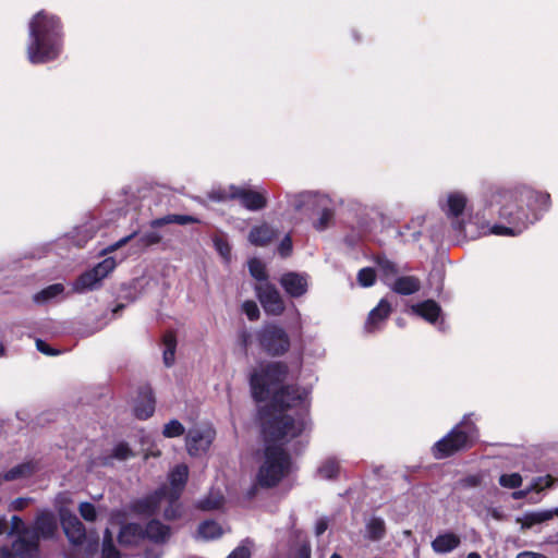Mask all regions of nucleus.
I'll list each match as a JSON object with an SVG mask.
<instances>
[{
    "label": "nucleus",
    "mask_w": 558,
    "mask_h": 558,
    "mask_svg": "<svg viewBox=\"0 0 558 558\" xmlns=\"http://www.w3.org/2000/svg\"><path fill=\"white\" fill-rule=\"evenodd\" d=\"M160 546L161 545H157V547L145 549L143 558H161L163 556V550Z\"/></svg>",
    "instance_id": "52"
},
{
    "label": "nucleus",
    "mask_w": 558,
    "mask_h": 558,
    "mask_svg": "<svg viewBox=\"0 0 558 558\" xmlns=\"http://www.w3.org/2000/svg\"><path fill=\"white\" fill-rule=\"evenodd\" d=\"M289 205L295 211L317 214L313 227L322 232L327 230L335 218V208L331 199L319 192L303 191L296 194H287Z\"/></svg>",
    "instance_id": "6"
},
{
    "label": "nucleus",
    "mask_w": 558,
    "mask_h": 558,
    "mask_svg": "<svg viewBox=\"0 0 558 558\" xmlns=\"http://www.w3.org/2000/svg\"><path fill=\"white\" fill-rule=\"evenodd\" d=\"M550 207V195L524 184L512 187L489 185L482 195V207L472 217V238L495 234L517 236L541 219Z\"/></svg>",
    "instance_id": "2"
},
{
    "label": "nucleus",
    "mask_w": 558,
    "mask_h": 558,
    "mask_svg": "<svg viewBox=\"0 0 558 558\" xmlns=\"http://www.w3.org/2000/svg\"><path fill=\"white\" fill-rule=\"evenodd\" d=\"M256 337L260 348L269 355H282L290 348V338L287 331L275 324L263 326Z\"/></svg>",
    "instance_id": "10"
},
{
    "label": "nucleus",
    "mask_w": 558,
    "mask_h": 558,
    "mask_svg": "<svg viewBox=\"0 0 558 558\" xmlns=\"http://www.w3.org/2000/svg\"><path fill=\"white\" fill-rule=\"evenodd\" d=\"M16 416H17V418H19V420H21V421H26V418H27L26 413L21 412V411H19V412L16 413Z\"/></svg>",
    "instance_id": "64"
},
{
    "label": "nucleus",
    "mask_w": 558,
    "mask_h": 558,
    "mask_svg": "<svg viewBox=\"0 0 558 558\" xmlns=\"http://www.w3.org/2000/svg\"><path fill=\"white\" fill-rule=\"evenodd\" d=\"M366 537L372 541H379L384 537L386 532L385 521L380 518H371L365 526Z\"/></svg>",
    "instance_id": "30"
},
{
    "label": "nucleus",
    "mask_w": 558,
    "mask_h": 558,
    "mask_svg": "<svg viewBox=\"0 0 558 558\" xmlns=\"http://www.w3.org/2000/svg\"><path fill=\"white\" fill-rule=\"evenodd\" d=\"M388 287L397 294L412 295L421 290L422 283L415 276H397Z\"/></svg>",
    "instance_id": "22"
},
{
    "label": "nucleus",
    "mask_w": 558,
    "mask_h": 558,
    "mask_svg": "<svg viewBox=\"0 0 558 558\" xmlns=\"http://www.w3.org/2000/svg\"><path fill=\"white\" fill-rule=\"evenodd\" d=\"M290 456H265L256 476V484L247 490V497L253 498L260 487L276 486L291 471Z\"/></svg>",
    "instance_id": "9"
},
{
    "label": "nucleus",
    "mask_w": 558,
    "mask_h": 558,
    "mask_svg": "<svg viewBox=\"0 0 558 558\" xmlns=\"http://www.w3.org/2000/svg\"><path fill=\"white\" fill-rule=\"evenodd\" d=\"M411 312L429 324L435 325L439 330L445 331L446 327L444 319L441 318L438 320L441 316V308L434 300H426L412 305Z\"/></svg>",
    "instance_id": "17"
},
{
    "label": "nucleus",
    "mask_w": 558,
    "mask_h": 558,
    "mask_svg": "<svg viewBox=\"0 0 558 558\" xmlns=\"http://www.w3.org/2000/svg\"><path fill=\"white\" fill-rule=\"evenodd\" d=\"M522 477L519 473L502 474L499 477V484L506 488H517L521 485Z\"/></svg>",
    "instance_id": "42"
},
{
    "label": "nucleus",
    "mask_w": 558,
    "mask_h": 558,
    "mask_svg": "<svg viewBox=\"0 0 558 558\" xmlns=\"http://www.w3.org/2000/svg\"><path fill=\"white\" fill-rule=\"evenodd\" d=\"M208 197L214 202H227L231 199H235L233 196V190H231V184L225 187H214L208 193Z\"/></svg>",
    "instance_id": "38"
},
{
    "label": "nucleus",
    "mask_w": 558,
    "mask_h": 558,
    "mask_svg": "<svg viewBox=\"0 0 558 558\" xmlns=\"http://www.w3.org/2000/svg\"><path fill=\"white\" fill-rule=\"evenodd\" d=\"M328 527V524H327V521L325 519H320L317 521L316 525H315V533L317 536L322 535L325 533V531L327 530Z\"/></svg>",
    "instance_id": "55"
},
{
    "label": "nucleus",
    "mask_w": 558,
    "mask_h": 558,
    "mask_svg": "<svg viewBox=\"0 0 558 558\" xmlns=\"http://www.w3.org/2000/svg\"><path fill=\"white\" fill-rule=\"evenodd\" d=\"M78 511L81 517L87 522H93L97 518V510L90 502H81L78 506Z\"/></svg>",
    "instance_id": "43"
},
{
    "label": "nucleus",
    "mask_w": 558,
    "mask_h": 558,
    "mask_svg": "<svg viewBox=\"0 0 558 558\" xmlns=\"http://www.w3.org/2000/svg\"><path fill=\"white\" fill-rule=\"evenodd\" d=\"M162 342L165 345L163 350V363L167 367H170L174 363L177 339L172 332H168L163 336Z\"/></svg>",
    "instance_id": "33"
},
{
    "label": "nucleus",
    "mask_w": 558,
    "mask_h": 558,
    "mask_svg": "<svg viewBox=\"0 0 558 558\" xmlns=\"http://www.w3.org/2000/svg\"><path fill=\"white\" fill-rule=\"evenodd\" d=\"M112 453H119V454H122V453H132V450L130 449L129 445L125 444V442H120L116 446V448L113 449Z\"/></svg>",
    "instance_id": "57"
},
{
    "label": "nucleus",
    "mask_w": 558,
    "mask_h": 558,
    "mask_svg": "<svg viewBox=\"0 0 558 558\" xmlns=\"http://www.w3.org/2000/svg\"><path fill=\"white\" fill-rule=\"evenodd\" d=\"M356 279L361 287H372L376 281V271L371 267L362 268L359 270Z\"/></svg>",
    "instance_id": "40"
},
{
    "label": "nucleus",
    "mask_w": 558,
    "mask_h": 558,
    "mask_svg": "<svg viewBox=\"0 0 558 558\" xmlns=\"http://www.w3.org/2000/svg\"><path fill=\"white\" fill-rule=\"evenodd\" d=\"M391 306L386 300H380L378 305L373 308L365 323L366 332H375L380 329L385 319L389 316Z\"/></svg>",
    "instance_id": "20"
},
{
    "label": "nucleus",
    "mask_w": 558,
    "mask_h": 558,
    "mask_svg": "<svg viewBox=\"0 0 558 558\" xmlns=\"http://www.w3.org/2000/svg\"><path fill=\"white\" fill-rule=\"evenodd\" d=\"M251 338H252V335L251 332L247 330V329H242L240 330L239 332V342H240V345L246 350L248 344H250V341H251Z\"/></svg>",
    "instance_id": "53"
},
{
    "label": "nucleus",
    "mask_w": 558,
    "mask_h": 558,
    "mask_svg": "<svg viewBox=\"0 0 558 558\" xmlns=\"http://www.w3.org/2000/svg\"><path fill=\"white\" fill-rule=\"evenodd\" d=\"M554 517H558V508L526 512L518 518L517 522L521 524V529L526 530L536 524L549 521Z\"/></svg>",
    "instance_id": "24"
},
{
    "label": "nucleus",
    "mask_w": 558,
    "mask_h": 558,
    "mask_svg": "<svg viewBox=\"0 0 558 558\" xmlns=\"http://www.w3.org/2000/svg\"><path fill=\"white\" fill-rule=\"evenodd\" d=\"M101 558H121L120 551L112 543V533L109 529H106L104 533Z\"/></svg>",
    "instance_id": "35"
},
{
    "label": "nucleus",
    "mask_w": 558,
    "mask_h": 558,
    "mask_svg": "<svg viewBox=\"0 0 558 558\" xmlns=\"http://www.w3.org/2000/svg\"><path fill=\"white\" fill-rule=\"evenodd\" d=\"M199 219L195 216L191 215H178V214H170L166 215L160 218H156L149 222L150 227L153 229H157L160 227H163L166 225L177 223L180 226H186L190 223H198Z\"/></svg>",
    "instance_id": "28"
},
{
    "label": "nucleus",
    "mask_w": 558,
    "mask_h": 558,
    "mask_svg": "<svg viewBox=\"0 0 558 558\" xmlns=\"http://www.w3.org/2000/svg\"><path fill=\"white\" fill-rule=\"evenodd\" d=\"M242 311L250 320H256L259 318V308L254 301H245L242 304Z\"/></svg>",
    "instance_id": "46"
},
{
    "label": "nucleus",
    "mask_w": 558,
    "mask_h": 558,
    "mask_svg": "<svg viewBox=\"0 0 558 558\" xmlns=\"http://www.w3.org/2000/svg\"><path fill=\"white\" fill-rule=\"evenodd\" d=\"M474 413L464 414L462 420L432 447V453H452L469 450L477 441L480 432Z\"/></svg>",
    "instance_id": "7"
},
{
    "label": "nucleus",
    "mask_w": 558,
    "mask_h": 558,
    "mask_svg": "<svg viewBox=\"0 0 558 558\" xmlns=\"http://www.w3.org/2000/svg\"><path fill=\"white\" fill-rule=\"evenodd\" d=\"M58 532L56 515L47 510L40 511L31 529H24L12 544L20 558H36L40 539H52Z\"/></svg>",
    "instance_id": "5"
},
{
    "label": "nucleus",
    "mask_w": 558,
    "mask_h": 558,
    "mask_svg": "<svg viewBox=\"0 0 558 558\" xmlns=\"http://www.w3.org/2000/svg\"><path fill=\"white\" fill-rule=\"evenodd\" d=\"M223 504V495L220 492H210L209 496L201 500L197 507L202 510H214L218 509Z\"/></svg>",
    "instance_id": "37"
},
{
    "label": "nucleus",
    "mask_w": 558,
    "mask_h": 558,
    "mask_svg": "<svg viewBox=\"0 0 558 558\" xmlns=\"http://www.w3.org/2000/svg\"><path fill=\"white\" fill-rule=\"evenodd\" d=\"M16 557H19L16 555V553L12 554L9 548H7V547L0 548V558H16Z\"/></svg>",
    "instance_id": "60"
},
{
    "label": "nucleus",
    "mask_w": 558,
    "mask_h": 558,
    "mask_svg": "<svg viewBox=\"0 0 558 558\" xmlns=\"http://www.w3.org/2000/svg\"><path fill=\"white\" fill-rule=\"evenodd\" d=\"M119 543L123 546H135L145 541L144 529L138 523H129L121 527Z\"/></svg>",
    "instance_id": "25"
},
{
    "label": "nucleus",
    "mask_w": 558,
    "mask_h": 558,
    "mask_svg": "<svg viewBox=\"0 0 558 558\" xmlns=\"http://www.w3.org/2000/svg\"><path fill=\"white\" fill-rule=\"evenodd\" d=\"M197 534L202 539L210 541L222 535L221 526L215 521H205L199 524Z\"/></svg>",
    "instance_id": "32"
},
{
    "label": "nucleus",
    "mask_w": 558,
    "mask_h": 558,
    "mask_svg": "<svg viewBox=\"0 0 558 558\" xmlns=\"http://www.w3.org/2000/svg\"><path fill=\"white\" fill-rule=\"evenodd\" d=\"M308 279L307 274L289 271L281 276L279 282L288 295L300 298L308 290Z\"/></svg>",
    "instance_id": "16"
},
{
    "label": "nucleus",
    "mask_w": 558,
    "mask_h": 558,
    "mask_svg": "<svg viewBox=\"0 0 558 558\" xmlns=\"http://www.w3.org/2000/svg\"><path fill=\"white\" fill-rule=\"evenodd\" d=\"M185 433V427L178 420H171L167 424H165L162 429V435L166 438H174L182 436Z\"/></svg>",
    "instance_id": "39"
},
{
    "label": "nucleus",
    "mask_w": 558,
    "mask_h": 558,
    "mask_svg": "<svg viewBox=\"0 0 558 558\" xmlns=\"http://www.w3.org/2000/svg\"><path fill=\"white\" fill-rule=\"evenodd\" d=\"M468 197L463 192L451 191L439 199V206L446 217L450 220L451 228L463 239L474 240L470 235L475 230L476 225L472 223V217L476 215V210L469 214L468 220L464 219V211L468 207Z\"/></svg>",
    "instance_id": "8"
},
{
    "label": "nucleus",
    "mask_w": 558,
    "mask_h": 558,
    "mask_svg": "<svg viewBox=\"0 0 558 558\" xmlns=\"http://www.w3.org/2000/svg\"><path fill=\"white\" fill-rule=\"evenodd\" d=\"M553 482L554 481H553L551 476H549V475L536 477L533 480V482L531 483V486L527 489L514 492L512 494V497L514 499L524 498L531 490L541 492L546 487H550Z\"/></svg>",
    "instance_id": "31"
},
{
    "label": "nucleus",
    "mask_w": 558,
    "mask_h": 558,
    "mask_svg": "<svg viewBox=\"0 0 558 558\" xmlns=\"http://www.w3.org/2000/svg\"><path fill=\"white\" fill-rule=\"evenodd\" d=\"M97 546H98V537H95L93 541L88 542L86 551L88 554H92L97 549Z\"/></svg>",
    "instance_id": "61"
},
{
    "label": "nucleus",
    "mask_w": 558,
    "mask_h": 558,
    "mask_svg": "<svg viewBox=\"0 0 558 558\" xmlns=\"http://www.w3.org/2000/svg\"><path fill=\"white\" fill-rule=\"evenodd\" d=\"M213 242H214V246H215L216 251L223 258H229L230 253H231V247H230L228 241L223 238L216 236V238H214Z\"/></svg>",
    "instance_id": "45"
},
{
    "label": "nucleus",
    "mask_w": 558,
    "mask_h": 558,
    "mask_svg": "<svg viewBox=\"0 0 558 558\" xmlns=\"http://www.w3.org/2000/svg\"><path fill=\"white\" fill-rule=\"evenodd\" d=\"M162 236L158 231H147L143 233L140 238V243L142 246H150L154 244H158L161 241Z\"/></svg>",
    "instance_id": "44"
},
{
    "label": "nucleus",
    "mask_w": 558,
    "mask_h": 558,
    "mask_svg": "<svg viewBox=\"0 0 558 558\" xmlns=\"http://www.w3.org/2000/svg\"><path fill=\"white\" fill-rule=\"evenodd\" d=\"M143 529L145 538L155 545H163L170 539L171 529L159 520H150Z\"/></svg>",
    "instance_id": "19"
},
{
    "label": "nucleus",
    "mask_w": 558,
    "mask_h": 558,
    "mask_svg": "<svg viewBox=\"0 0 558 558\" xmlns=\"http://www.w3.org/2000/svg\"><path fill=\"white\" fill-rule=\"evenodd\" d=\"M515 558H547L545 555L534 551H522Z\"/></svg>",
    "instance_id": "58"
},
{
    "label": "nucleus",
    "mask_w": 558,
    "mask_h": 558,
    "mask_svg": "<svg viewBox=\"0 0 558 558\" xmlns=\"http://www.w3.org/2000/svg\"><path fill=\"white\" fill-rule=\"evenodd\" d=\"M278 234L277 229L264 222L259 226H254L248 233V241L255 246H266Z\"/></svg>",
    "instance_id": "23"
},
{
    "label": "nucleus",
    "mask_w": 558,
    "mask_h": 558,
    "mask_svg": "<svg viewBox=\"0 0 558 558\" xmlns=\"http://www.w3.org/2000/svg\"><path fill=\"white\" fill-rule=\"evenodd\" d=\"M465 481L471 486H475L478 484V478L476 476H470Z\"/></svg>",
    "instance_id": "62"
},
{
    "label": "nucleus",
    "mask_w": 558,
    "mask_h": 558,
    "mask_svg": "<svg viewBox=\"0 0 558 558\" xmlns=\"http://www.w3.org/2000/svg\"><path fill=\"white\" fill-rule=\"evenodd\" d=\"M7 530V521L5 519H0V535L3 534Z\"/></svg>",
    "instance_id": "63"
},
{
    "label": "nucleus",
    "mask_w": 558,
    "mask_h": 558,
    "mask_svg": "<svg viewBox=\"0 0 558 558\" xmlns=\"http://www.w3.org/2000/svg\"><path fill=\"white\" fill-rule=\"evenodd\" d=\"M461 543L460 536L447 532L436 536L432 542V548L437 554H448L454 550Z\"/></svg>",
    "instance_id": "26"
},
{
    "label": "nucleus",
    "mask_w": 558,
    "mask_h": 558,
    "mask_svg": "<svg viewBox=\"0 0 558 558\" xmlns=\"http://www.w3.org/2000/svg\"><path fill=\"white\" fill-rule=\"evenodd\" d=\"M442 271L440 269H436L429 274L428 280L430 286L435 284V289L440 291L442 289Z\"/></svg>",
    "instance_id": "48"
},
{
    "label": "nucleus",
    "mask_w": 558,
    "mask_h": 558,
    "mask_svg": "<svg viewBox=\"0 0 558 558\" xmlns=\"http://www.w3.org/2000/svg\"><path fill=\"white\" fill-rule=\"evenodd\" d=\"M189 477V469L185 464L177 465L169 473V486L163 485L153 495L138 500L135 504V510L142 514H156L162 511L168 520L177 519L181 515V506L179 498L184 489Z\"/></svg>",
    "instance_id": "4"
},
{
    "label": "nucleus",
    "mask_w": 558,
    "mask_h": 558,
    "mask_svg": "<svg viewBox=\"0 0 558 558\" xmlns=\"http://www.w3.org/2000/svg\"><path fill=\"white\" fill-rule=\"evenodd\" d=\"M248 271L258 283L268 282V275L266 271L265 264L258 258H251L248 260Z\"/></svg>",
    "instance_id": "34"
},
{
    "label": "nucleus",
    "mask_w": 558,
    "mask_h": 558,
    "mask_svg": "<svg viewBox=\"0 0 558 558\" xmlns=\"http://www.w3.org/2000/svg\"><path fill=\"white\" fill-rule=\"evenodd\" d=\"M33 472V466L29 463L21 464L9 470L3 480L13 481L20 477H24Z\"/></svg>",
    "instance_id": "41"
},
{
    "label": "nucleus",
    "mask_w": 558,
    "mask_h": 558,
    "mask_svg": "<svg viewBox=\"0 0 558 558\" xmlns=\"http://www.w3.org/2000/svg\"><path fill=\"white\" fill-rule=\"evenodd\" d=\"M250 556L251 553L247 547L239 546L228 556V558H250Z\"/></svg>",
    "instance_id": "51"
},
{
    "label": "nucleus",
    "mask_w": 558,
    "mask_h": 558,
    "mask_svg": "<svg viewBox=\"0 0 558 558\" xmlns=\"http://www.w3.org/2000/svg\"><path fill=\"white\" fill-rule=\"evenodd\" d=\"M216 432L211 426H196L189 429L186 434V447L189 453L206 452L214 441Z\"/></svg>",
    "instance_id": "13"
},
{
    "label": "nucleus",
    "mask_w": 558,
    "mask_h": 558,
    "mask_svg": "<svg viewBox=\"0 0 558 558\" xmlns=\"http://www.w3.org/2000/svg\"><path fill=\"white\" fill-rule=\"evenodd\" d=\"M255 291L266 314L279 316L283 313L286 308L284 301L279 290L272 283H257L255 286Z\"/></svg>",
    "instance_id": "12"
},
{
    "label": "nucleus",
    "mask_w": 558,
    "mask_h": 558,
    "mask_svg": "<svg viewBox=\"0 0 558 558\" xmlns=\"http://www.w3.org/2000/svg\"><path fill=\"white\" fill-rule=\"evenodd\" d=\"M28 502V499L26 498H16L12 501L11 508L13 510H22Z\"/></svg>",
    "instance_id": "56"
},
{
    "label": "nucleus",
    "mask_w": 558,
    "mask_h": 558,
    "mask_svg": "<svg viewBox=\"0 0 558 558\" xmlns=\"http://www.w3.org/2000/svg\"><path fill=\"white\" fill-rule=\"evenodd\" d=\"M287 376L288 366L282 362L260 364L250 375L251 392L256 402L272 395L270 404L258 411L264 453H287L283 447L306 428L311 390L298 385L278 388Z\"/></svg>",
    "instance_id": "1"
},
{
    "label": "nucleus",
    "mask_w": 558,
    "mask_h": 558,
    "mask_svg": "<svg viewBox=\"0 0 558 558\" xmlns=\"http://www.w3.org/2000/svg\"><path fill=\"white\" fill-rule=\"evenodd\" d=\"M317 472L319 477L331 480L338 476L340 468L336 459H327L326 462L318 468Z\"/></svg>",
    "instance_id": "36"
},
{
    "label": "nucleus",
    "mask_w": 558,
    "mask_h": 558,
    "mask_svg": "<svg viewBox=\"0 0 558 558\" xmlns=\"http://www.w3.org/2000/svg\"><path fill=\"white\" fill-rule=\"evenodd\" d=\"M135 234H136V233H135V232H133V233H131L130 235H126V236H124V238L120 239V240H119V241H117L116 243H113V244H111L110 246H108V247L105 250V252H113V251H116L117 248H119V247L123 246L124 244H126L131 239H133V238H134V235H135Z\"/></svg>",
    "instance_id": "54"
},
{
    "label": "nucleus",
    "mask_w": 558,
    "mask_h": 558,
    "mask_svg": "<svg viewBox=\"0 0 558 558\" xmlns=\"http://www.w3.org/2000/svg\"><path fill=\"white\" fill-rule=\"evenodd\" d=\"M375 263L379 271L381 281L386 286H389L399 274V268L397 264L384 255L376 256Z\"/></svg>",
    "instance_id": "27"
},
{
    "label": "nucleus",
    "mask_w": 558,
    "mask_h": 558,
    "mask_svg": "<svg viewBox=\"0 0 558 558\" xmlns=\"http://www.w3.org/2000/svg\"><path fill=\"white\" fill-rule=\"evenodd\" d=\"M155 397L150 387H142L134 403V414L140 420H147L155 412Z\"/></svg>",
    "instance_id": "18"
},
{
    "label": "nucleus",
    "mask_w": 558,
    "mask_h": 558,
    "mask_svg": "<svg viewBox=\"0 0 558 558\" xmlns=\"http://www.w3.org/2000/svg\"><path fill=\"white\" fill-rule=\"evenodd\" d=\"M63 292L64 286L62 283H53L35 293L33 301L38 305H44L62 295Z\"/></svg>",
    "instance_id": "29"
},
{
    "label": "nucleus",
    "mask_w": 558,
    "mask_h": 558,
    "mask_svg": "<svg viewBox=\"0 0 558 558\" xmlns=\"http://www.w3.org/2000/svg\"><path fill=\"white\" fill-rule=\"evenodd\" d=\"M12 532L17 533V537L23 533L25 526L23 520L20 517L13 515L11 519Z\"/></svg>",
    "instance_id": "49"
},
{
    "label": "nucleus",
    "mask_w": 558,
    "mask_h": 558,
    "mask_svg": "<svg viewBox=\"0 0 558 558\" xmlns=\"http://www.w3.org/2000/svg\"><path fill=\"white\" fill-rule=\"evenodd\" d=\"M278 253L281 257H288L292 253V240L286 235L278 245Z\"/></svg>",
    "instance_id": "47"
},
{
    "label": "nucleus",
    "mask_w": 558,
    "mask_h": 558,
    "mask_svg": "<svg viewBox=\"0 0 558 558\" xmlns=\"http://www.w3.org/2000/svg\"><path fill=\"white\" fill-rule=\"evenodd\" d=\"M117 266L112 257H107L98 263L94 268L82 274L74 282L76 292H85L87 290L97 289L100 281L106 278Z\"/></svg>",
    "instance_id": "11"
},
{
    "label": "nucleus",
    "mask_w": 558,
    "mask_h": 558,
    "mask_svg": "<svg viewBox=\"0 0 558 558\" xmlns=\"http://www.w3.org/2000/svg\"><path fill=\"white\" fill-rule=\"evenodd\" d=\"M36 348L39 352L46 354V355H56L58 351L51 349L44 340L37 339L36 340Z\"/></svg>",
    "instance_id": "50"
},
{
    "label": "nucleus",
    "mask_w": 558,
    "mask_h": 558,
    "mask_svg": "<svg viewBox=\"0 0 558 558\" xmlns=\"http://www.w3.org/2000/svg\"><path fill=\"white\" fill-rule=\"evenodd\" d=\"M233 196L240 204L250 211H258L267 206L266 192H257L242 186L231 184Z\"/></svg>",
    "instance_id": "15"
},
{
    "label": "nucleus",
    "mask_w": 558,
    "mask_h": 558,
    "mask_svg": "<svg viewBox=\"0 0 558 558\" xmlns=\"http://www.w3.org/2000/svg\"><path fill=\"white\" fill-rule=\"evenodd\" d=\"M425 217L420 215L411 219V221L397 231V236L403 243L417 242L422 236V228Z\"/></svg>",
    "instance_id": "21"
},
{
    "label": "nucleus",
    "mask_w": 558,
    "mask_h": 558,
    "mask_svg": "<svg viewBox=\"0 0 558 558\" xmlns=\"http://www.w3.org/2000/svg\"><path fill=\"white\" fill-rule=\"evenodd\" d=\"M311 548L307 544H304L299 549V557L298 558H310Z\"/></svg>",
    "instance_id": "59"
},
{
    "label": "nucleus",
    "mask_w": 558,
    "mask_h": 558,
    "mask_svg": "<svg viewBox=\"0 0 558 558\" xmlns=\"http://www.w3.org/2000/svg\"><path fill=\"white\" fill-rule=\"evenodd\" d=\"M63 50V28L58 16L40 11L28 24L27 58L32 64H43L60 57Z\"/></svg>",
    "instance_id": "3"
},
{
    "label": "nucleus",
    "mask_w": 558,
    "mask_h": 558,
    "mask_svg": "<svg viewBox=\"0 0 558 558\" xmlns=\"http://www.w3.org/2000/svg\"><path fill=\"white\" fill-rule=\"evenodd\" d=\"M60 520L68 539L74 545L83 544L86 539V531L78 518L66 509H61Z\"/></svg>",
    "instance_id": "14"
}]
</instances>
